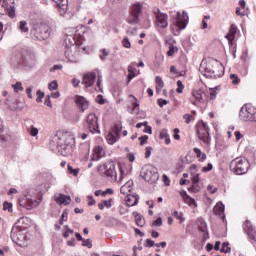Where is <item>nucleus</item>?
<instances>
[{"instance_id":"f257e3e1","label":"nucleus","mask_w":256,"mask_h":256,"mask_svg":"<svg viewBox=\"0 0 256 256\" xmlns=\"http://www.w3.org/2000/svg\"><path fill=\"white\" fill-rule=\"evenodd\" d=\"M199 71L207 79H219L225 74V66L217 59L207 58L202 60Z\"/></svg>"},{"instance_id":"f03ea898","label":"nucleus","mask_w":256,"mask_h":256,"mask_svg":"<svg viewBox=\"0 0 256 256\" xmlns=\"http://www.w3.org/2000/svg\"><path fill=\"white\" fill-rule=\"evenodd\" d=\"M229 167L230 171L235 173V175H245V173L249 171V167H251V165L249 164V160L246 158L237 157L230 162Z\"/></svg>"},{"instance_id":"7ed1b4c3","label":"nucleus","mask_w":256,"mask_h":256,"mask_svg":"<svg viewBox=\"0 0 256 256\" xmlns=\"http://www.w3.org/2000/svg\"><path fill=\"white\" fill-rule=\"evenodd\" d=\"M97 171L101 177H106L107 179H112V181H117V170L115 169V162H106L99 165Z\"/></svg>"},{"instance_id":"20e7f679","label":"nucleus","mask_w":256,"mask_h":256,"mask_svg":"<svg viewBox=\"0 0 256 256\" xmlns=\"http://www.w3.org/2000/svg\"><path fill=\"white\" fill-rule=\"evenodd\" d=\"M141 177L144 181H147V183H157V181H159V172L157 167L153 165L144 166L141 171Z\"/></svg>"},{"instance_id":"39448f33","label":"nucleus","mask_w":256,"mask_h":256,"mask_svg":"<svg viewBox=\"0 0 256 256\" xmlns=\"http://www.w3.org/2000/svg\"><path fill=\"white\" fill-rule=\"evenodd\" d=\"M196 131L201 142H203L205 145H211V134L209 133L210 129L207 123L204 121H199L196 124Z\"/></svg>"},{"instance_id":"423d86ee","label":"nucleus","mask_w":256,"mask_h":256,"mask_svg":"<svg viewBox=\"0 0 256 256\" xmlns=\"http://www.w3.org/2000/svg\"><path fill=\"white\" fill-rule=\"evenodd\" d=\"M49 35H51V31L49 26L45 24H41L31 30V36L37 41H45V39H49Z\"/></svg>"},{"instance_id":"0eeeda50","label":"nucleus","mask_w":256,"mask_h":256,"mask_svg":"<svg viewBox=\"0 0 256 256\" xmlns=\"http://www.w3.org/2000/svg\"><path fill=\"white\" fill-rule=\"evenodd\" d=\"M0 15H8L10 19H15L14 0H0Z\"/></svg>"},{"instance_id":"6e6552de","label":"nucleus","mask_w":256,"mask_h":256,"mask_svg":"<svg viewBox=\"0 0 256 256\" xmlns=\"http://www.w3.org/2000/svg\"><path fill=\"white\" fill-rule=\"evenodd\" d=\"M240 121H256V109L251 105H244L239 112Z\"/></svg>"},{"instance_id":"1a4fd4ad","label":"nucleus","mask_w":256,"mask_h":256,"mask_svg":"<svg viewBox=\"0 0 256 256\" xmlns=\"http://www.w3.org/2000/svg\"><path fill=\"white\" fill-rule=\"evenodd\" d=\"M75 147V138L72 136H68L64 143L58 145V150L63 155V157H68V155H71L73 153V148Z\"/></svg>"},{"instance_id":"9d476101","label":"nucleus","mask_w":256,"mask_h":256,"mask_svg":"<svg viewBox=\"0 0 256 256\" xmlns=\"http://www.w3.org/2000/svg\"><path fill=\"white\" fill-rule=\"evenodd\" d=\"M143 13V4H133L130 11V16L127 18V23L130 25H137L139 23V15Z\"/></svg>"},{"instance_id":"9b49d317","label":"nucleus","mask_w":256,"mask_h":256,"mask_svg":"<svg viewBox=\"0 0 256 256\" xmlns=\"http://www.w3.org/2000/svg\"><path fill=\"white\" fill-rule=\"evenodd\" d=\"M154 15L156 27H159V29H167V27H169V16L167 14L156 9L154 10Z\"/></svg>"},{"instance_id":"f8f14e48","label":"nucleus","mask_w":256,"mask_h":256,"mask_svg":"<svg viewBox=\"0 0 256 256\" xmlns=\"http://www.w3.org/2000/svg\"><path fill=\"white\" fill-rule=\"evenodd\" d=\"M10 237L13 243L19 245V243H23L27 239V234L25 230H22L20 226L13 227L11 230Z\"/></svg>"},{"instance_id":"ddd939ff","label":"nucleus","mask_w":256,"mask_h":256,"mask_svg":"<svg viewBox=\"0 0 256 256\" xmlns=\"http://www.w3.org/2000/svg\"><path fill=\"white\" fill-rule=\"evenodd\" d=\"M122 130L123 126L121 125V123L115 124L112 131L106 136L107 143H109V145H115V143L119 141V135Z\"/></svg>"},{"instance_id":"4468645a","label":"nucleus","mask_w":256,"mask_h":256,"mask_svg":"<svg viewBox=\"0 0 256 256\" xmlns=\"http://www.w3.org/2000/svg\"><path fill=\"white\" fill-rule=\"evenodd\" d=\"M86 127L90 133H100L97 115L90 113L86 119Z\"/></svg>"},{"instance_id":"2eb2a0df","label":"nucleus","mask_w":256,"mask_h":256,"mask_svg":"<svg viewBox=\"0 0 256 256\" xmlns=\"http://www.w3.org/2000/svg\"><path fill=\"white\" fill-rule=\"evenodd\" d=\"M206 99L207 94L203 89L193 90L190 97V103H192V105H199L201 103H205Z\"/></svg>"},{"instance_id":"dca6fc26","label":"nucleus","mask_w":256,"mask_h":256,"mask_svg":"<svg viewBox=\"0 0 256 256\" xmlns=\"http://www.w3.org/2000/svg\"><path fill=\"white\" fill-rule=\"evenodd\" d=\"M243 230L244 233L251 239V241H254L256 243V229L255 226H253V223L251 221L246 220L243 223Z\"/></svg>"},{"instance_id":"f3484780","label":"nucleus","mask_w":256,"mask_h":256,"mask_svg":"<svg viewBox=\"0 0 256 256\" xmlns=\"http://www.w3.org/2000/svg\"><path fill=\"white\" fill-rule=\"evenodd\" d=\"M188 21H189V14H187L186 11H183L182 14H181V12L177 13V18L175 20V23H176V27H178V29H185V27H187Z\"/></svg>"},{"instance_id":"a211bd4d","label":"nucleus","mask_w":256,"mask_h":256,"mask_svg":"<svg viewBox=\"0 0 256 256\" xmlns=\"http://www.w3.org/2000/svg\"><path fill=\"white\" fill-rule=\"evenodd\" d=\"M65 57L70 63H79V52L77 51V48H67Z\"/></svg>"},{"instance_id":"6ab92c4d","label":"nucleus","mask_w":256,"mask_h":256,"mask_svg":"<svg viewBox=\"0 0 256 256\" xmlns=\"http://www.w3.org/2000/svg\"><path fill=\"white\" fill-rule=\"evenodd\" d=\"M95 79H97V74L95 72L84 74L82 85H85V87H93Z\"/></svg>"},{"instance_id":"aec40b11","label":"nucleus","mask_w":256,"mask_h":256,"mask_svg":"<svg viewBox=\"0 0 256 256\" xmlns=\"http://www.w3.org/2000/svg\"><path fill=\"white\" fill-rule=\"evenodd\" d=\"M64 43H65L66 49H71V48L77 49V47L79 46V44H77V39L73 34H66Z\"/></svg>"},{"instance_id":"412c9836","label":"nucleus","mask_w":256,"mask_h":256,"mask_svg":"<svg viewBox=\"0 0 256 256\" xmlns=\"http://www.w3.org/2000/svg\"><path fill=\"white\" fill-rule=\"evenodd\" d=\"M75 103L77 107L81 109L82 112L87 111V109H89V101L83 96L77 95L75 97Z\"/></svg>"},{"instance_id":"4be33fe9","label":"nucleus","mask_w":256,"mask_h":256,"mask_svg":"<svg viewBox=\"0 0 256 256\" xmlns=\"http://www.w3.org/2000/svg\"><path fill=\"white\" fill-rule=\"evenodd\" d=\"M54 3H56L60 15L64 16L67 11H69V1L68 0H52Z\"/></svg>"},{"instance_id":"5701e85b","label":"nucleus","mask_w":256,"mask_h":256,"mask_svg":"<svg viewBox=\"0 0 256 256\" xmlns=\"http://www.w3.org/2000/svg\"><path fill=\"white\" fill-rule=\"evenodd\" d=\"M105 157V150L102 146H96L93 150L92 161H101Z\"/></svg>"},{"instance_id":"b1692460","label":"nucleus","mask_w":256,"mask_h":256,"mask_svg":"<svg viewBox=\"0 0 256 256\" xmlns=\"http://www.w3.org/2000/svg\"><path fill=\"white\" fill-rule=\"evenodd\" d=\"M133 191V180L127 181L123 186L120 188V193L122 195H129Z\"/></svg>"},{"instance_id":"393cba45","label":"nucleus","mask_w":256,"mask_h":256,"mask_svg":"<svg viewBox=\"0 0 256 256\" xmlns=\"http://www.w3.org/2000/svg\"><path fill=\"white\" fill-rule=\"evenodd\" d=\"M55 201L58 205H69V203H71V196L60 194L55 198Z\"/></svg>"},{"instance_id":"a878e982","label":"nucleus","mask_w":256,"mask_h":256,"mask_svg":"<svg viewBox=\"0 0 256 256\" xmlns=\"http://www.w3.org/2000/svg\"><path fill=\"white\" fill-rule=\"evenodd\" d=\"M139 203V197L133 194H128L126 198V205L128 207H135Z\"/></svg>"},{"instance_id":"bb28decb","label":"nucleus","mask_w":256,"mask_h":256,"mask_svg":"<svg viewBox=\"0 0 256 256\" xmlns=\"http://www.w3.org/2000/svg\"><path fill=\"white\" fill-rule=\"evenodd\" d=\"M235 35H237V26L232 24L229 28L228 34L226 35V39H228L229 43H233Z\"/></svg>"},{"instance_id":"cd10ccee","label":"nucleus","mask_w":256,"mask_h":256,"mask_svg":"<svg viewBox=\"0 0 256 256\" xmlns=\"http://www.w3.org/2000/svg\"><path fill=\"white\" fill-rule=\"evenodd\" d=\"M214 215H223L225 213V205L223 202H218L213 208Z\"/></svg>"},{"instance_id":"c85d7f7f","label":"nucleus","mask_w":256,"mask_h":256,"mask_svg":"<svg viewBox=\"0 0 256 256\" xmlns=\"http://www.w3.org/2000/svg\"><path fill=\"white\" fill-rule=\"evenodd\" d=\"M203 189V181L198 183H193L192 186L188 188L189 193H199Z\"/></svg>"},{"instance_id":"c756f323","label":"nucleus","mask_w":256,"mask_h":256,"mask_svg":"<svg viewBox=\"0 0 256 256\" xmlns=\"http://www.w3.org/2000/svg\"><path fill=\"white\" fill-rule=\"evenodd\" d=\"M183 201L189 205V207H197V202L195 199L191 198V196L187 195V192H184Z\"/></svg>"},{"instance_id":"7c9ffc66","label":"nucleus","mask_w":256,"mask_h":256,"mask_svg":"<svg viewBox=\"0 0 256 256\" xmlns=\"http://www.w3.org/2000/svg\"><path fill=\"white\" fill-rule=\"evenodd\" d=\"M133 217H135V221L138 227H143V225H145V218L139 215L138 212H133Z\"/></svg>"},{"instance_id":"2f4dec72","label":"nucleus","mask_w":256,"mask_h":256,"mask_svg":"<svg viewBox=\"0 0 256 256\" xmlns=\"http://www.w3.org/2000/svg\"><path fill=\"white\" fill-rule=\"evenodd\" d=\"M193 151L196 157L199 159V161H205V159H207V154H205V152H202L201 149L194 148Z\"/></svg>"},{"instance_id":"473e14b6","label":"nucleus","mask_w":256,"mask_h":256,"mask_svg":"<svg viewBox=\"0 0 256 256\" xmlns=\"http://www.w3.org/2000/svg\"><path fill=\"white\" fill-rule=\"evenodd\" d=\"M135 77V70L133 68V65L128 66V75H127V85L131 83V80Z\"/></svg>"},{"instance_id":"72a5a7b5","label":"nucleus","mask_w":256,"mask_h":256,"mask_svg":"<svg viewBox=\"0 0 256 256\" xmlns=\"http://www.w3.org/2000/svg\"><path fill=\"white\" fill-rule=\"evenodd\" d=\"M155 83L157 84L156 91L159 93V91H161V89H163V87H165V83L163 82V79H161L160 76L155 77Z\"/></svg>"},{"instance_id":"f704fd0d","label":"nucleus","mask_w":256,"mask_h":256,"mask_svg":"<svg viewBox=\"0 0 256 256\" xmlns=\"http://www.w3.org/2000/svg\"><path fill=\"white\" fill-rule=\"evenodd\" d=\"M112 199L109 200H104L101 203L98 204V207L101 211H103V209H105V207H107V209H111V203H112Z\"/></svg>"},{"instance_id":"c9c22d12","label":"nucleus","mask_w":256,"mask_h":256,"mask_svg":"<svg viewBox=\"0 0 256 256\" xmlns=\"http://www.w3.org/2000/svg\"><path fill=\"white\" fill-rule=\"evenodd\" d=\"M172 217H175V219H178V221H180V223H184L185 222V218L183 217V213L182 212H178L177 210H174L172 212Z\"/></svg>"},{"instance_id":"e433bc0d","label":"nucleus","mask_w":256,"mask_h":256,"mask_svg":"<svg viewBox=\"0 0 256 256\" xmlns=\"http://www.w3.org/2000/svg\"><path fill=\"white\" fill-rule=\"evenodd\" d=\"M68 167V173H70V175H74V177H77L79 175V168H73V166H71V164L67 165Z\"/></svg>"},{"instance_id":"4c0bfd02","label":"nucleus","mask_w":256,"mask_h":256,"mask_svg":"<svg viewBox=\"0 0 256 256\" xmlns=\"http://www.w3.org/2000/svg\"><path fill=\"white\" fill-rule=\"evenodd\" d=\"M178 51H179V48H177L176 46L170 45L167 55L168 57H173L175 53H177Z\"/></svg>"},{"instance_id":"58836bf2","label":"nucleus","mask_w":256,"mask_h":256,"mask_svg":"<svg viewBox=\"0 0 256 256\" xmlns=\"http://www.w3.org/2000/svg\"><path fill=\"white\" fill-rule=\"evenodd\" d=\"M48 89L50 91H57L59 89V84L57 83V80H53L48 84Z\"/></svg>"},{"instance_id":"ea45409f","label":"nucleus","mask_w":256,"mask_h":256,"mask_svg":"<svg viewBox=\"0 0 256 256\" xmlns=\"http://www.w3.org/2000/svg\"><path fill=\"white\" fill-rule=\"evenodd\" d=\"M220 251L221 253H231V247H229V242H223Z\"/></svg>"},{"instance_id":"a19ab883","label":"nucleus","mask_w":256,"mask_h":256,"mask_svg":"<svg viewBox=\"0 0 256 256\" xmlns=\"http://www.w3.org/2000/svg\"><path fill=\"white\" fill-rule=\"evenodd\" d=\"M3 210L4 211H8V213H12V211H13V203L5 201L3 203Z\"/></svg>"},{"instance_id":"79ce46f5","label":"nucleus","mask_w":256,"mask_h":256,"mask_svg":"<svg viewBox=\"0 0 256 256\" xmlns=\"http://www.w3.org/2000/svg\"><path fill=\"white\" fill-rule=\"evenodd\" d=\"M19 29L21 33H27L29 31V27H27L26 21H20Z\"/></svg>"},{"instance_id":"37998d69","label":"nucleus","mask_w":256,"mask_h":256,"mask_svg":"<svg viewBox=\"0 0 256 256\" xmlns=\"http://www.w3.org/2000/svg\"><path fill=\"white\" fill-rule=\"evenodd\" d=\"M65 229H66V230H65L64 233H63V237H64L65 239L71 237V235H73V233H75V231H73L72 229H70L69 226H65Z\"/></svg>"},{"instance_id":"c03bdc74","label":"nucleus","mask_w":256,"mask_h":256,"mask_svg":"<svg viewBox=\"0 0 256 256\" xmlns=\"http://www.w3.org/2000/svg\"><path fill=\"white\" fill-rule=\"evenodd\" d=\"M199 230L202 231V233H205L206 237H209V232L207 231V223L201 222L199 225Z\"/></svg>"},{"instance_id":"a18cd8bd","label":"nucleus","mask_w":256,"mask_h":256,"mask_svg":"<svg viewBox=\"0 0 256 256\" xmlns=\"http://www.w3.org/2000/svg\"><path fill=\"white\" fill-rule=\"evenodd\" d=\"M37 98H36V102L37 103H42L43 102V98L45 97V92H42L41 90H38L36 92Z\"/></svg>"},{"instance_id":"49530a36","label":"nucleus","mask_w":256,"mask_h":256,"mask_svg":"<svg viewBox=\"0 0 256 256\" xmlns=\"http://www.w3.org/2000/svg\"><path fill=\"white\" fill-rule=\"evenodd\" d=\"M68 215H69V210H63L61 218L59 220L60 225H63V221H67Z\"/></svg>"},{"instance_id":"de8ad7c7","label":"nucleus","mask_w":256,"mask_h":256,"mask_svg":"<svg viewBox=\"0 0 256 256\" xmlns=\"http://www.w3.org/2000/svg\"><path fill=\"white\" fill-rule=\"evenodd\" d=\"M15 93H19V91H23V85L21 82H16L15 84L12 85Z\"/></svg>"},{"instance_id":"09e8293b","label":"nucleus","mask_w":256,"mask_h":256,"mask_svg":"<svg viewBox=\"0 0 256 256\" xmlns=\"http://www.w3.org/2000/svg\"><path fill=\"white\" fill-rule=\"evenodd\" d=\"M100 59L101 61H105L107 59V57H109V51H107L106 49H102L100 50Z\"/></svg>"},{"instance_id":"8fccbe9b","label":"nucleus","mask_w":256,"mask_h":256,"mask_svg":"<svg viewBox=\"0 0 256 256\" xmlns=\"http://www.w3.org/2000/svg\"><path fill=\"white\" fill-rule=\"evenodd\" d=\"M29 133H30L31 137H37V135H39V129H37L34 126H31Z\"/></svg>"},{"instance_id":"3c124183","label":"nucleus","mask_w":256,"mask_h":256,"mask_svg":"<svg viewBox=\"0 0 256 256\" xmlns=\"http://www.w3.org/2000/svg\"><path fill=\"white\" fill-rule=\"evenodd\" d=\"M183 89H185V86L183 85V82L181 80L177 81V93H183Z\"/></svg>"},{"instance_id":"603ef678","label":"nucleus","mask_w":256,"mask_h":256,"mask_svg":"<svg viewBox=\"0 0 256 256\" xmlns=\"http://www.w3.org/2000/svg\"><path fill=\"white\" fill-rule=\"evenodd\" d=\"M122 45L126 49H131V42L129 41V38L124 37L123 40H122Z\"/></svg>"},{"instance_id":"864d4df0","label":"nucleus","mask_w":256,"mask_h":256,"mask_svg":"<svg viewBox=\"0 0 256 256\" xmlns=\"http://www.w3.org/2000/svg\"><path fill=\"white\" fill-rule=\"evenodd\" d=\"M230 79L233 85H239V76H237L236 74H230Z\"/></svg>"},{"instance_id":"5fc2aeb1","label":"nucleus","mask_w":256,"mask_h":256,"mask_svg":"<svg viewBox=\"0 0 256 256\" xmlns=\"http://www.w3.org/2000/svg\"><path fill=\"white\" fill-rule=\"evenodd\" d=\"M137 111H139V102H134L132 103V109L130 111V113L135 114L137 113Z\"/></svg>"},{"instance_id":"6e6d98bb","label":"nucleus","mask_w":256,"mask_h":256,"mask_svg":"<svg viewBox=\"0 0 256 256\" xmlns=\"http://www.w3.org/2000/svg\"><path fill=\"white\" fill-rule=\"evenodd\" d=\"M82 246L88 247V249H91V247H93V243H92L91 239H86V240L82 241Z\"/></svg>"},{"instance_id":"4d7b16f0","label":"nucleus","mask_w":256,"mask_h":256,"mask_svg":"<svg viewBox=\"0 0 256 256\" xmlns=\"http://www.w3.org/2000/svg\"><path fill=\"white\" fill-rule=\"evenodd\" d=\"M152 225L154 227H161V225H163V219H161V217H158L156 220L152 222Z\"/></svg>"},{"instance_id":"13d9d810","label":"nucleus","mask_w":256,"mask_h":256,"mask_svg":"<svg viewBox=\"0 0 256 256\" xmlns=\"http://www.w3.org/2000/svg\"><path fill=\"white\" fill-rule=\"evenodd\" d=\"M209 171H213V164L208 163L207 166L202 167L203 173H209Z\"/></svg>"},{"instance_id":"bf43d9fd","label":"nucleus","mask_w":256,"mask_h":256,"mask_svg":"<svg viewBox=\"0 0 256 256\" xmlns=\"http://www.w3.org/2000/svg\"><path fill=\"white\" fill-rule=\"evenodd\" d=\"M138 139L140 141V145H145L149 139V136L144 135V136L139 137Z\"/></svg>"},{"instance_id":"052dcab7","label":"nucleus","mask_w":256,"mask_h":256,"mask_svg":"<svg viewBox=\"0 0 256 256\" xmlns=\"http://www.w3.org/2000/svg\"><path fill=\"white\" fill-rule=\"evenodd\" d=\"M192 117H193V116H191V114H184V115H183V119H184L186 125H189V123H191Z\"/></svg>"},{"instance_id":"680f3d73","label":"nucleus","mask_w":256,"mask_h":256,"mask_svg":"<svg viewBox=\"0 0 256 256\" xmlns=\"http://www.w3.org/2000/svg\"><path fill=\"white\" fill-rule=\"evenodd\" d=\"M96 102H98L99 105H105V99L103 98V95L99 94L96 97Z\"/></svg>"},{"instance_id":"e2e57ef3","label":"nucleus","mask_w":256,"mask_h":256,"mask_svg":"<svg viewBox=\"0 0 256 256\" xmlns=\"http://www.w3.org/2000/svg\"><path fill=\"white\" fill-rule=\"evenodd\" d=\"M202 182L201 181V178L199 177V174H195L193 177H192V184L193 183H200Z\"/></svg>"},{"instance_id":"0e129e2a","label":"nucleus","mask_w":256,"mask_h":256,"mask_svg":"<svg viewBox=\"0 0 256 256\" xmlns=\"http://www.w3.org/2000/svg\"><path fill=\"white\" fill-rule=\"evenodd\" d=\"M146 247H155V241L146 239Z\"/></svg>"},{"instance_id":"69168bd1","label":"nucleus","mask_w":256,"mask_h":256,"mask_svg":"<svg viewBox=\"0 0 256 256\" xmlns=\"http://www.w3.org/2000/svg\"><path fill=\"white\" fill-rule=\"evenodd\" d=\"M174 139H176V141H179V139H181V136H179V128L174 129Z\"/></svg>"},{"instance_id":"338daca9","label":"nucleus","mask_w":256,"mask_h":256,"mask_svg":"<svg viewBox=\"0 0 256 256\" xmlns=\"http://www.w3.org/2000/svg\"><path fill=\"white\" fill-rule=\"evenodd\" d=\"M168 136L169 134L167 133V131H162L160 132V135H159L160 139H167Z\"/></svg>"},{"instance_id":"774afa93","label":"nucleus","mask_w":256,"mask_h":256,"mask_svg":"<svg viewBox=\"0 0 256 256\" xmlns=\"http://www.w3.org/2000/svg\"><path fill=\"white\" fill-rule=\"evenodd\" d=\"M167 100L165 99H158V105L159 107H163L164 105H167Z\"/></svg>"}]
</instances>
